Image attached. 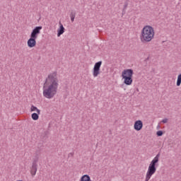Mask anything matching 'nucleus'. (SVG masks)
<instances>
[{
    "label": "nucleus",
    "instance_id": "f3484780",
    "mask_svg": "<svg viewBox=\"0 0 181 181\" xmlns=\"http://www.w3.org/2000/svg\"><path fill=\"white\" fill-rule=\"evenodd\" d=\"M127 8H128V1L124 2L123 10L125 11V9H127Z\"/></svg>",
    "mask_w": 181,
    "mask_h": 181
},
{
    "label": "nucleus",
    "instance_id": "ddd939ff",
    "mask_svg": "<svg viewBox=\"0 0 181 181\" xmlns=\"http://www.w3.org/2000/svg\"><path fill=\"white\" fill-rule=\"evenodd\" d=\"M101 64H103V62L99 61L95 64L93 69H100L101 67Z\"/></svg>",
    "mask_w": 181,
    "mask_h": 181
},
{
    "label": "nucleus",
    "instance_id": "9d476101",
    "mask_svg": "<svg viewBox=\"0 0 181 181\" xmlns=\"http://www.w3.org/2000/svg\"><path fill=\"white\" fill-rule=\"evenodd\" d=\"M70 18L71 22H74V19H76V11L74 10L71 11Z\"/></svg>",
    "mask_w": 181,
    "mask_h": 181
},
{
    "label": "nucleus",
    "instance_id": "1a4fd4ad",
    "mask_svg": "<svg viewBox=\"0 0 181 181\" xmlns=\"http://www.w3.org/2000/svg\"><path fill=\"white\" fill-rule=\"evenodd\" d=\"M79 181H92V180L90 175L85 174L80 177Z\"/></svg>",
    "mask_w": 181,
    "mask_h": 181
},
{
    "label": "nucleus",
    "instance_id": "f8f14e48",
    "mask_svg": "<svg viewBox=\"0 0 181 181\" xmlns=\"http://www.w3.org/2000/svg\"><path fill=\"white\" fill-rule=\"evenodd\" d=\"M39 115H40V114L33 113V114L31 115V118H32V119H33L34 121H37V119H39Z\"/></svg>",
    "mask_w": 181,
    "mask_h": 181
},
{
    "label": "nucleus",
    "instance_id": "f03ea898",
    "mask_svg": "<svg viewBox=\"0 0 181 181\" xmlns=\"http://www.w3.org/2000/svg\"><path fill=\"white\" fill-rule=\"evenodd\" d=\"M160 156L159 154H157L154 159L150 162L146 173L145 181L151 180V177H152V176L156 173V169L158 168V163H159Z\"/></svg>",
    "mask_w": 181,
    "mask_h": 181
},
{
    "label": "nucleus",
    "instance_id": "dca6fc26",
    "mask_svg": "<svg viewBox=\"0 0 181 181\" xmlns=\"http://www.w3.org/2000/svg\"><path fill=\"white\" fill-rule=\"evenodd\" d=\"M156 134L158 136H162V135H163V132L158 131V132H157Z\"/></svg>",
    "mask_w": 181,
    "mask_h": 181
},
{
    "label": "nucleus",
    "instance_id": "9b49d317",
    "mask_svg": "<svg viewBox=\"0 0 181 181\" xmlns=\"http://www.w3.org/2000/svg\"><path fill=\"white\" fill-rule=\"evenodd\" d=\"M30 112H37V114H40V110L37 109V107H35V105H32V106H31V107H30Z\"/></svg>",
    "mask_w": 181,
    "mask_h": 181
},
{
    "label": "nucleus",
    "instance_id": "39448f33",
    "mask_svg": "<svg viewBox=\"0 0 181 181\" xmlns=\"http://www.w3.org/2000/svg\"><path fill=\"white\" fill-rule=\"evenodd\" d=\"M134 75V71L132 69H124L122 72V80L126 86H131L132 84V76Z\"/></svg>",
    "mask_w": 181,
    "mask_h": 181
},
{
    "label": "nucleus",
    "instance_id": "7ed1b4c3",
    "mask_svg": "<svg viewBox=\"0 0 181 181\" xmlns=\"http://www.w3.org/2000/svg\"><path fill=\"white\" fill-rule=\"evenodd\" d=\"M155 36V30L151 25H146L143 28L141 34V42H151Z\"/></svg>",
    "mask_w": 181,
    "mask_h": 181
},
{
    "label": "nucleus",
    "instance_id": "6e6552de",
    "mask_svg": "<svg viewBox=\"0 0 181 181\" xmlns=\"http://www.w3.org/2000/svg\"><path fill=\"white\" fill-rule=\"evenodd\" d=\"M59 28L57 30V36L58 37H60V36H62V35H63L64 33V27L63 26V24H62V22L59 21Z\"/></svg>",
    "mask_w": 181,
    "mask_h": 181
},
{
    "label": "nucleus",
    "instance_id": "4468645a",
    "mask_svg": "<svg viewBox=\"0 0 181 181\" xmlns=\"http://www.w3.org/2000/svg\"><path fill=\"white\" fill-rule=\"evenodd\" d=\"M100 74V69H93V77H97Z\"/></svg>",
    "mask_w": 181,
    "mask_h": 181
},
{
    "label": "nucleus",
    "instance_id": "0eeeda50",
    "mask_svg": "<svg viewBox=\"0 0 181 181\" xmlns=\"http://www.w3.org/2000/svg\"><path fill=\"white\" fill-rule=\"evenodd\" d=\"M37 172V164L34 162L32 163L30 173L33 177H35V176H36Z\"/></svg>",
    "mask_w": 181,
    "mask_h": 181
},
{
    "label": "nucleus",
    "instance_id": "f257e3e1",
    "mask_svg": "<svg viewBox=\"0 0 181 181\" xmlns=\"http://www.w3.org/2000/svg\"><path fill=\"white\" fill-rule=\"evenodd\" d=\"M59 88V78H57V73L52 72L47 77L44 85L42 95L45 98L52 100L57 94Z\"/></svg>",
    "mask_w": 181,
    "mask_h": 181
},
{
    "label": "nucleus",
    "instance_id": "2eb2a0df",
    "mask_svg": "<svg viewBox=\"0 0 181 181\" xmlns=\"http://www.w3.org/2000/svg\"><path fill=\"white\" fill-rule=\"evenodd\" d=\"M181 84V74L178 75L177 79V86L179 87Z\"/></svg>",
    "mask_w": 181,
    "mask_h": 181
},
{
    "label": "nucleus",
    "instance_id": "20e7f679",
    "mask_svg": "<svg viewBox=\"0 0 181 181\" xmlns=\"http://www.w3.org/2000/svg\"><path fill=\"white\" fill-rule=\"evenodd\" d=\"M42 26L35 27L31 34L30 37L27 42V45L28 47H35L36 46V39H37V36L40 34V30H42Z\"/></svg>",
    "mask_w": 181,
    "mask_h": 181
},
{
    "label": "nucleus",
    "instance_id": "a211bd4d",
    "mask_svg": "<svg viewBox=\"0 0 181 181\" xmlns=\"http://www.w3.org/2000/svg\"><path fill=\"white\" fill-rule=\"evenodd\" d=\"M168 119H163L161 121V122H163V124H166V123H168Z\"/></svg>",
    "mask_w": 181,
    "mask_h": 181
},
{
    "label": "nucleus",
    "instance_id": "aec40b11",
    "mask_svg": "<svg viewBox=\"0 0 181 181\" xmlns=\"http://www.w3.org/2000/svg\"><path fill=\"white\" fill-rule=\"evenodd\" d=\"M148 59H149V57H148L145 59V62H148Z\"/></svg>",
    "mask_w": 181,
    "mask_h": 181
},
{
    "label": "nucleus",
    "instance_id": "6ab92c4d",
    "mask_svg": "<svg viewBox=\"0 0 181 181\" xmlns=\"http://www.w3.org/2000/svg\"><path fill=\"white\" fill-rule=\"evenodd\" d=\"M125 13H126V12H125V10L123 9V10H122V16H124V15H125Z\"/></svg>",
    "mask_w": 181,
    "mask_h": 181
},
{
    "label": "nucleus",
    "instance_id": "423d86ee",
    "mask_svg": "<svg viewBox=\"0 0 181 181\" xmlns=\"http://www.w3.org/2000/svg\"><path fill=\"white\" fill-rule=\"evenodd\" d=\"M143 128H144V122H142V120H136L134 122V131L139 132L142 130Z\"/></svg>",
    "mask_w": 181,
    "mask_h": 181
}]
</instances>
